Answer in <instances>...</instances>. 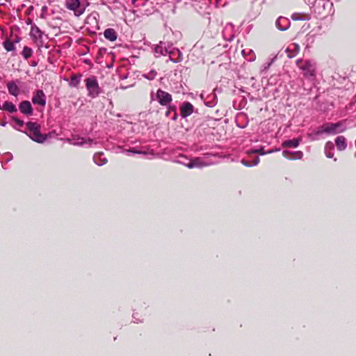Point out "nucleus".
Wrapping results in <instances>:
<instances>
[{"instance_id": "20", "label": "nucleus", "mask_w": 356, "mask_h": 356, "mask_svg": "<svg viewBox=\"0 0 356 356\" xmlns=\"http://www.w3.org/2000/svg\"><path fill=\"white\" fill-rule=\"evenodd\" d=\"M298 139H293L285 141L283 144L286 147H296L299 145Z\"/></svg>"}, {"instance_id": "13", "label": "nucleus", "mask_w": 356, "mask_h": 356, "mask_svg": "<svg viewBox=\"0 0 356 356\" xmlns=\"http://www.w3.org/2000/svg\"><path fill=\"white\" fill-rule=\"evenodd\" d=\"M19 110L20 111L26 114L27 115H31L33 114V108L31 103L29 101H24L19 104Z\"/></svg>"}, {"instance_id": "28", "label": "nucleus", "mask_w": 356, "mask_h": 356, "mask_svg": "<svg viewBox=\"0 0 356 356\" xmlns=\"http://www.w3.org/2000/svg\"><path fill=\"white\" fill-rule=\"evenodd\" d=\"M334 145L332 142H328L326 143L325 145V149H332Z\"/></svg>"}, {"instance_id": "10", "label": "nucleus", "mask_w": 356, "mask_h": 356, "mask_svg": "<svg viewBox=\"0 0 356 356\" xmlns=\"http://www.w3.org/2000/svg\"><path fill=\"white\" fill-rule=\"evenodd\" d=\"M194 111L193 106L189 102H184L180 107V113L182 118L191 115Z\"/></svg>"}, {"instance_id": "9", "label": "nucleus", "mask_w": 356, "mask_h": 356, "mask_svg": "<svg viewBox=\"0 0 356 356\" xmlns=\"http://www.w3.org/2000/svg\"><path fill=\"white\" fill-rule=\"evenodd\" d=\"M157 101L162 105H165L171 101V96L168 92L159 90L156 95Z\"/></svg>"}, {"instance_id": "25", "label": "nucleus", "mask_w": 356, "mask_h": 356, "mask_svg": "<svg viewBox=\"0 0 356 356\" xmlns=\"http://www.w3.org/2000/svg\"><path fill=\"white\" fill-rule=\"evenodd\" d=\"M13 120L17 123V125L19 127H22L24 124V122L22 120H20L16 118H13Z\"/></svg>"}, {"instance_id": "26", "label": "nucleus", "mask_w": 356, "mask_h": 356, "mask_svg": "<svg viewBox=\"0 0 356 356\" xmlns=\"http://www.w3.org/2000/svg\"><path fill=\"white\" fill-rule=\"evenodd\" d=\"M127 152H131V153H134V154H145V152H142V151H140V150H136V149H131V150H127Z\"/></svg>"}, {"instance_id": "24", "label": "nucleus", "mask_w": 356, "mask_h": 356, "mask_svg": "<svg viewBox=\"0 0 356 356\" xmlns=\"http://www.w3.org/2000/svg\"><path fill=\"white\" fill-rule=\"evenodd\" d=\"M270 152H265L263 151V149H252L248 152V154H256L259 153L261 155H264L266 153H270Z\"/></svg>"}, {"instance_id": "27", "label": "nucleus", "mask_w": 356, "mask_h": 356, "mask_svg": "<svg viewBox=\"0 0 356 356\" xmlns=\"http://www.w3.org/2000/svg\"><path fill=\"white\" fill-rule=\"evenodd\" d=\"M293 49L296 50L297 52L300 51V46L298 44L293 43L291 46Z\"/></svg>"}, {"instance_id": "19", "label": "nucleus", "mask_w": 356, "mask_h": 356, "mask_svg": "<svg viewBox=\"0 0 356 356\" xmlns=\"http://www.w3.org/2000/svg\"><path fill=\"white\" fill-rule=\"evenodd\" d=\"M0 108L8 111L10 113H14L17 111L15 106L9 102H4L2 106H0Z\"/></svg>"}, {"instance_id": "21", "label": "nucleus", "mask_w": 356, "mask_h": 356, "mask_svg": "<svg viewBox=\"0 0 356 356\" xmlns=\"http://www.w3.org/2000/svg\"><path fill=\"white\" fill-rule=\"evenodd\" d=\"M92 160H93V162L97 165H102L104 164H105L106 163H107V159H101V157H96V156H94L92 157Z\"/></svg>"}, {"instance_id": "12", "label": "nucleus", "mask_w": 356, "mask_h": 356, "mask_svg": "<svg viewBox=\"0 0 356 356\" xmlns=\"http://www.w3.org/2000/svg\"><path fill=\"white\" fill-rule=\"evenodd\" d=\"M277 28L280 31H286L287 30L290 26V22L289 20L283 17H280L275 22Z\"/></svg>"}, {"instance_id": "7", "label": "nucleus", "mask_w": 356, "mask_h": 356, "mask_svg": "<svg viewBox=\"0 0 356 356\" xmlns=\"http://www.w3.org/2000/svg\"><path fill=\"white\" fill-rule=\"evenodd\" d=\"M86 87L90 96L95 97L99 93L98 83L95 78L86 79Z\"/></svg>"}, {"instance_id": "3", "label": "nucleus", "mask_w": 356, "mask_h": 356, "mask_svg": "<svg viewBox=\"0 0 356 356\" xmlns=\"http://www.w3.org/2000/svg\"><path fill=\"white\" fill-rule=\"evenodd\" d=\"M89 5L87 0H65V7L76 17L81 16Z\"/></svg>"}, {"instance_id": "14", "label": "nucleus", "mask_w": 356, "mask_h": 356, "mask_svg": "<svg viewBox=\"0 0 356 356\" xmlns=\"http://www.w3.org/2000/svg\"><path fill=\"white\" fill-rule=\"evenodd\" d=\"M30 35L31 38L35 42H37L38 40L42 38V33L38 27H37L36 26H32L31 29Z\"/></svg>"}, {"instance_id": "11", "label": "nucleus", "mask_w": 356, "mask_h": 356, "mask_svg": "<svg viewBox=\"0 0 356 356\" xmlns=\"http://www.w3.org/2000/svg\"><path fill=\"white\" fill-rule=\"evenodd\" d=\"M241 159L239 162H241L245 167H252L257 165L259 159V157H240Z\"/></svg>"}, {"instance_id": "17", "label": "nucleus", "mask_w": 356, "mask_h": 356, "mask_svg": "<svg viewBox=\"0 0 356 356\" xmlns=\"http://www.w3.org/2000/svg\"><path fill=\"white\" fill-rule=\"evenodd\" d=\"M165 53H168L165 43L161 42L155 47V54L157 56L165 55ZM171 52L169 51V54Z\"/></svg>"}, {"instance_id": "22", "label": "nucleus", "mask_w": 356, "mask_h": 356, "mask_svg": "<svg viewBox=\"0 0 356 356\" xmlns=\"http://www.w3.org/2000/svg\"><path fill=\"white\" fill-rule=\"evenodd\" d=\"M22 55L25 58H29L32 55V50L27 47H24L22 51Z\"/></svg>"}, {"instance_id": "30", "label": "nucleus", "mask_w": 356, "mask_h": 356, "mask_svg": "<svg viewBox=\"0 0 356 356\" xmlns=\"http://www.w3.org/2000/svg\"><path fill=\"white\" fill-rule=\"evenodd\" d=\"M172 119H173V120H175V119H176V113H174V115H173V117H172Z\"/></svg>"}, {"instance_id": "15", "label": "nucleus", "mask_w": 356, "mask_h": 356, "mask_svg": "<svg viewBox=\"0 0 356 356\" xmlns=\"http://www.w3.org/2000/svg\"><path fill=\"white\" fill-rule=\"evenodd\" d=\"M335 143L337 149L340 151L344 150L347 147L346 140L342 136L337 137Z\"/></svg>"}, {"instance_id": "32", "label": "nucleus", "mask_w": 356, "mask_h": 356, "mask_svg": "<svg viewBox=\"0 0 356 356\" xmlns=\"http://www.w3.org/2000/svg\"><path fill=\"white\" fill-rule=\"evenodd\" d=\"M169 113H170V111H167L166 115H169Z\"/></svg>"}, {"instance_id": "6", "label": "nucleus", "mask_w": 356, "mask_h": 356, "mask_svg": "<svg viewBox=\"0 0 356 356\" xmlns=\"http://www.w3.org/2000/svg\"><path fill=\"white\" fill-rule=\"evenodd\" d=\"M66 141L73 145H76V146H83L85 145H90L92 144V140L86 139V138L80 137L77 135L72 136V138H67Z\"/></svg>"}, {"instance_id": "4", "label": "nucleus", "mask_w": 356, "mask_h": 356, "mask_svg": "<svg viewBox=\"0 0 356 356\" xmlns=\"http://www.w3.org/2000/svg\"><path fill=\"white\" fill-rule=\"evenodd\" d=\"M296 63L299 69L302 71L304 76L307 78L315 77L316 64L314 61L300 59L298 60Z\"/></svg>"}, {"instance_id": "23", "label": "nucleus", "mask_w": 356, "mask_h": 356, "mask_svg": "<svg viewBox=\"0 0 356 356\" xmlns=\"http://www.w3.org/2000/svg\"><path fill=\"white\" fill-rule=\"evenodd\" d=\"M3 45H4L5 49L8 51H10L14 49V44L11 42H9V41L5 42Z\"/></svg>"}, {"instance_id": "5", "label": "nucleus", "mask_w": 356, "mask_h": 356, "mask_svg": "<svg viewBox=\"0 0 356 356\" xmlns=\"http://www.w3.org/2000/svg\"><path fill=\"white\" fill-rule=\"evenodd\" d=\"M209 157H193L188 163L181 162V163L188 168H201L214 164V162L209 161Z\"/></svg>"}, {"instance_id": "31", "label": "nucleus", "mask_w": 356, "mask_h": 356, "mask_svg": "<svg viewBox=\"0 0 356 356\" xmlns=\"http://www.w3.org/2000/svg\"><path fill=\"white\" fill-rule=\"evenodd\" d=\"M242 54H243L244 56L245 55V49H243V50L242 51Z\"/></svg>"}, {"instance_id": "29", "label": "nucleus", "mask_w": 356, "mask_h": 356, "mask_svg": "<svg viewBox=\"0 0 356 356\" xmlns=\"http://www.w3.org/2000/svg\"><path fill=\"white\" fill-rule=\"evenodd\" d=\"M254 58H255V56H253L252 58H250L249 59V60H250V61H251V60H254Z\"/></svg>"}, {"instance_id": "16", "label": "nucleus", "mask_w": 356, "mask_h": 356, "mask_svg": "<svg viewBox=\"0 0 356 356\" xmlns=\"http://www.w3.org/2000/svg\"><path fill=\"white\" fill-rule=\"evenodd\" d=\"M104 37L110 41H115L117 39L116 32L112 29H107L104 33Z\"/></svg>"}, {"instance_id": "1", "label": "nucleus", "mask_w": 356, "mask_h": 356, "mask_svg": "<svg viewBox=\"0 0 356 356\" xmlns=\"http://www.w3.org/2000/svg\"><path fill=\"white\" fill-rule=\"evenodd\" d=\"M346 127L343 122H339L337 123H325L321 126L316 131V135L327 134L334 135L344 131Z\"/></svg>"}, {"instance_id": "33", "label": "nucleus", "mask_w": 356, "mask_h": 356, "mask_svg": "<svg viewBox=\"0 0 356 356\" xmlns=\"http://www.w3.org/2000/svg\"><path fill=\"white\" fill-rule=\"evenodd\" d=\"M2 126H5L6 125V123H2L1 124Z\"/></svg>"}, {"instance_id": "8", "label": "nucleus", "mask_w": 356, "mask_h": 356, "mask_svg": "<svg viewBox=\"0 0 356 356\" xmlns=\"http://www.w3.org/2000/svg\"><path fill=\"white\" fill-rule=\"evenodd\" d=\"M32 102L34 104H38L42 106L46 104V98L44 92L41 90H37L32 98Z\"/></svg>"}, {"instance_id": "2", "label": "nucleus", "mask_w": 356, "mask_h": 356, "mask_svg": "<svg viewBox=\"0 0 356 356\" xmlns=\"http://www.w3.org/2000/svg\"><path fill=\"white\" fill-rule=\"evenodd\" d=\"M28 128V136L34 141L42 143H44L49 137H51V133L49 134H42L40 132V126L34 122H28L27 124Z\"/></svg>"}, {"instance_id": "18", "label": "nucleus", "mask_w": 356, "mask_h": 356, "mask_svg": "<svg viewBox=\"0 0 356 356\" xmlns=\"http://www.w3.org/2000/svg\"><path fill=\"white\" fill-rule=\"evenodd\" d=\"M8 92L10 95L17 97L19 95V88L14 82L8 83Z\"/></svg>"}]
</instances>
